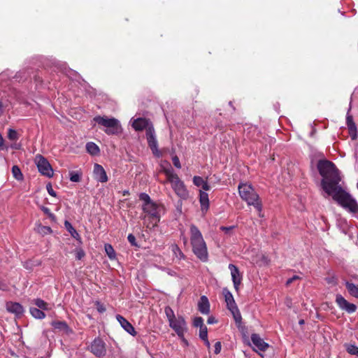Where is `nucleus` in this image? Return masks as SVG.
Listing matches in <instances>:
<instances>
[{"mask_svg": "<svg viewBox=\"0 0 358 358\" xmlns=\"http://www.w3.org/2000/svg\"><path fill=\"white\" fill-rule=\"evenodd\" d=\"M8 138L11 141H16L18 138L17 131L13 129H9L8 132Z\"/></svg>", "mask_w": 358, "mask_h": 358, "instance_id": "obj_34", "label": "nucleus"}, {"mask_svg": "<svg viewBox=\"0 0 358 358\" xmlns=\"http://www.w3.org/2000/svg\"><path fill=\"white\" fill-rule=\"evenodd\" d=\"M172 161H173V165L178 168V169H180L181 168V164H180V160H179V158L177 157V156H174L173 158H172Z\"/></svg>", "mask_w": 358, "mask_h": 358, "instance_id": "obj_43", "label": "nucleus"}, {"mask_svg": "<svg viewBox=\"0 0 358 358\" xmlns=\"http://www.w3.org/2000/svg\"><path fill=\"white\" fill-rule=\"evenodd\" d=\"M190 242L194 254L202 262L208 260V250L206 243L200 230L192 224L189 229Z\"/></svg>", "mask_w": 358, "mask_h": 358, "instance_id": "obj_3", "label": "nucleus"}, {"mask_svg": "<svg viewBox=\"0 0 358 358\" xmlns=\"http://www.w3.org/2000/svg\"><path fill=\"white\" fill-rule=\"evenodd\" d=\"M350 135L352 138V139L355 140L357 138V127L355 123H350L349 124H347Z\"/></svg>", "mask_w": 358, "mask_h": 358, "instance_id": "obj_32", "label": "nucleus"}, {"mask_svg": "<svg viewBox=\"0 0 358 358\" xmlns=\"http://www.w3.org/2000/svg\"><path fill=\"white\" fill-rule=\"evenodd\" d=\"M93 120L98 124L105 127L104 131L108 135H117L121 134L122 128L118 120L114 117H108L106 116H96Z\"/></svg>", "mask_w": 358, "mask_h": 358, "instance_id": "obj_6", "label": "nucleus"}, {"mask_svg": "<svg viewBox=\"0 0 358 358\" xmlns=\"http://www.w3.org/2000/svg\"><path fill=\"white\" fill-rule=\"evenodd\" d=\"M12 173L17 180L21 181L23 180V174L17 166H13L12 167Z\"/></svg>", "mask_w": 358, "mask_h": 358, "instance_id": "obj_27", "label": "nucleus"}, {"mask_svg": "<svg viewBox=\"0 0 358 358\" xmlns=\"http://www.w3.org/2000/svg\"><path fill=\"white\" fill-rule=\"evenodd\" d=\"M42 232L45 234H50L52 232V229L50 227H43L41 228Z\"/></svg>", "mask_w": 358, "mask_h": 358, "instance_id": "obj_47", "label": "nucleus"}, {"mask_svg": "<svg viewBox=\"0 0 358 358\" xmlns=\"http://www.w3.org/2000/svg\"><path fill=\"white\" fill-rule=\"evenodd\" d=\"M201 187L205 191H208L210 189V185L208 184L206 180L204 181V182L202 185Z\"/></svg>", "mask_w": 358, "mask_h": 358, "instance_id": "obj_48", "label": "nucleus"}, {"mask_svg": "<svg viewBox=\"0 0 358 358\" xmlns=\"http://www.w3.org/2000/svg\"><path fill=\"white\" fill-rule=\"evenodd\" d=\"M169 326L176 331L180 338H183V334L187 330L186 322L183 317H177L169 322Z\"/></svg>", "mask_w": 358, "mask_h": 358, "instance_id": "obj_10", "label": "nucleus"}, {"mask_svg": "<svg viewBox=\"0 0 358 358\" xmlns=\"http://www.w3.org/2000/svg\"><path fill=\"white\" fill-rule=\"evenodd\" d=\"M127 239H128V241L132 245H136V238L135 236L130 234L128 235V237H127Z\"/></svg>", "mask_w": 358, "mask_h": 358, "instance_id": "obj_45", "label": "nucleus"}, {"mask_svg": "<svg viewBox=\"0 0 358 358\" xmlns=\"http://www.w3.org/2000/svg\"><path fill=\"white\" fill-rule=\"evenodd\" d=\"M202 340L204 341V343L206 345V347L208 348H210V343L209 341L208 340V338H206L205 339H202Z\"/></svg>", "mask_w": 358, "mask_h": 358, "instance_id": "obj_51", "label": "nucleus"}, {"mask_svg": "<svg viewBox=\"0 0 358 358\" xmlns=\"http://www.w3.org/2000/svg\"><path fill=\"white\" fill-rule=\"evenodd\" d=\"M44 212H45V213H48L49 212V209H48V208H45L44 209Z\"/></svg>", "mask_w": 358, "mask_h": 358, "instance_id": "obj_55", "label": "nucleus"}, {"mask_svg": "<svg viewBox=\"0 0 358 358\" xmlns=\"http://www.w3.org/2000/svg\"><path fill=\"white\" fill-rule=\"evenodd\" d=\"M52 325L54 327V328L55 329H66L68 327H67V324L66 322H53L52 323Z\"/></svg>", "mask_w": 358, "mask_h": 358, "instance_id": "obj_33", "label": "nucleus"}, {"mask_svg": "<svg viewBox=\"0 0 358 358\" xmlns=\"http://www.w3.org/2000/svg\"><path fill=\"white\" fill-rule=\"evenodd\" d=\"M194 327H199V328L205 327L203 325V320L202 319V317H195L194 320Z\"/></svg>", "mask_w": 358, "mask_h": 358, "instance_id": "obj_37", "label": "nucleus"}, {"mask_svg": "<svg viewBox=\"0 0 358 358\" xmlns=\"http://www.w3.org/2000/svg\"><path fill=\"white\" fill-rule=\"evenodd\" d=\"M95 305H96V310L99 313H103L106 311V309L105 306L103 303H101V302L96 301Z\"/></svg>", "mask_w": 358, "mask_h": 358, "instance_id": "obj_40", "label": "nucleus"}, {"mask_svg": "<svg viewBox=\"0 0 358 358\" xmlns=\"http://www.w3.org/2000/svg\"><path fill=\"white\" fill-rule=\"evenodd\" d=\"M289 303H290V301H287V306H289V307H290V304H289Z\"/></svg>", "mask_w": 358, "mask_h": 358, "instance_id": "obj_56", "label": "nucleus"}, {"mask_svg": "<svg viewBox=\"0 0 358 358\" xmlns=\"http://www.w3.org/2000/svg\"><path fill=\"white\" fill-rule=\"evenodd\" d=\"M235 228V226H230V227H220V230L224 231V234L230 236L231 234L232 230Z\"/></svg>", "mask_w": 358, "mask_h": 358, "instance_id": "obj_39", "label": "nucleus"}, {"mask_svg": "<svg viewBox=\"0 0 358 358\" xmlns=\"http://www.w3.org/2000/svg\"><path fill=\"white\" fill-rule=\"evenodd\" d=\"M85 256V252L81 249H78L76 250V258L77 259H81Z\"/></svg>", "mask_w": 358, "mask_h": 358, "instance_id": "obj_42", "label": "nucleus"}, {"mask_svg": "<svg viewBox=\"0 0 358 358\" xmlns=\"http://www.w3.org/2000/svg\"><path fill=\"white\" fill-rule=\"evenodd\" d=\"M199 310L202 314H208L210 312V303L206 296H202L198 303Z\"/></svg>", "mask_w": 358, "mask_h": 358, "instance_id": "obj_19", "label": "nucleus"}, {"mask_svg": "<svg viewBox=\"0 0 358 358\" xmlns=\"http://www.w3.org/2000/svg\"><path fill=\"white\" fill-rule=\"evenodd\" d=\"M199 337L201 338V339H205L208 338V329L206 326L200 328Z\"/></svg>", "mask_w": 358, "mask_h": 358, "instance_id": "obj_38", "label": "nucleus"}, {"mask_svg": "<svg viewBox=\"0 0 358 358\" xmlns=\"http://www.w3.org/2000/svg\"><path fill=\"white\" fill-rule=\"evenodd\" d=\"M317 169L323 178L321 180V185L325 193L328 196H332L333 199L343 208L356 215V217L358 218V203L339 185L341 178L334 164L327 160H320L317 164Z\"/></svg>", "mask_w": 358, "mask_h": 358, "instance_id": "obj_1", "label": "nucleus"}, {"mask_svg": "<svg viewBox=\"0 0 358 358\" xmlns=\"http://www.w3.org/2000/svg\"><path fill=\"white\" fill-rule=\"evenodd\" d=\"M90 352L97 357H101L106 354V343L100 338H96L90 346Z\"/></svg>", "mask_w": 358, "mask_h": 358, "instance_id": "obj_8", "label": "nucleus"}, {"mask_svg": "<svg viewBox=\"0 0 358 358\" xmlns=\"http://www.w3.org/2000/svg\"><path fill=\"white\" fill-rule=\"evenodd\" d=\"M171 251L173 252V253L176 257H177L180 259L185 258L184 254L182 252V251L180 250V249L179 248V247L177 245L173 244V245H171Z\"/></svg>", "mask_w": 358, "mask_h": 358, "instance_id": "obj_28", "label": "nucleus"}, {"mask_svg": "<svg viewBox=\"0 0 358 358\" xmlns=\"http://www.w3.org/2000/svg\"><path fill=\"white\" fill-rule=\"evenodd\" d=\"M233 315L234 319L236 323H241L242 317L238 307L229 310Z\"/></svg>", "mask_w": 358, "mask_h": 358, "instance_id": "obj_29", "label": "nucleus"}, {"mask_svg": "<svg viewBox=\"0 0 358 358\" xmlns=\"http://www.w3.org/2000/svg\"><path fill=\"white\" fill-rule=\"evenodd\" d=\"M105 251L110 259H114L115 258V252L111 245L106 244Z\"/></svg>", "mask_w": 358, "mask_h": 358, "instance_id": "obj_30", "label": "nucleus"}, {"mask_svg": "<svg viewBox=\"0 0 358 358\" xmlns=\"http://www.w3.org/2000/svg\"><path fill=\"white\" fill-rule=\"evenodd\" d=\"M238 192L241 199L247 202L249 206H253L259 212V216L262 217V205L259 200V195L253 189L251 185L241 183L238 185Z\"/></svg>", "mask_w": 358, "mask_h": 358, "instance_id": "obj_5", "label": "nucleus"}, {"mask_svg": "<svg viewBox=\"0 0 358 358\" xmlns=\"http://www.w3.org/2000/svg\"><path fill=\"white\" fill-rule=\"evenodd\" d=\"M64 226L72 237H73L76 240H78L80 238L79 234L77 232V231L73 228L72 224L69 221H65Z\"/></svg>", "mask_w": 358, "mask_h": 358, "instance_id": "obj_21", "label": "nucleus"}, {"mask_svg": "<svg viewBox=\"0 0 358 358\" xmlns=\"http://www.w3.org/2000/svg\"><path fill=\"white\" fill-rule=\"evenodd\" d=\"M6 309L8 312L15 314L17 316L21 315L24 312V308L19 303L8 302L6 303Z\"/></svg>", "mask_w": 358, "mask_h": 358, "instance_id": "obj_17", "label": "nucleus"}, {"mask_svg": "<svg viewBox=\"0 0 358 358\" xmlns=\"http://www.w3.org/2000/svg\"><path fill=\"white\" fill-rule=\"evenodd\" d=\"M345 285L350 295H352L354 297L358 298V285H356L355 284L349 282H347L345 283Z\"/></svg>", "mask_w": 358, "mask_h": 358, "instance_id": "obj_22", "label": "nucleus"}, {"mask_svg": "<svg viewBox=\"0 0 358 358\" xmlns=\"http://www.w3.org/2000/svg\"><path fill=\"white\" fill-rule=\"evenodd\" d=\"M34 303L36 305V306L40 309V310H49L50 309L49 304L46 303L45 301L41 299H36L34 301Z\"/></svg>", "mask_w": 358, "mask_h": 358, "instance_id": "obj_25", "label": "nucleus"}, {"mask_svg": "<svg viewBox=\"0 0 358 358\" xmlns=\"http://www.w3.org/2000/svg\"><path fill=\"white\" fill-rule=\"evenodd\" d=\"M86 149L87 152L92 155H96L99 152L98 145L93 142L87 143L86 145Z\"/></svg>", "mask_w": 358, "mask_h": 358, "instance_id": "obj_24", "label": "nucleus"}, {"mask_svg": "<svg viewBox=\"0 0 358 358\" xmlns=\"http://www.w3.org/2000/svg\"><path fill=\"white\" fill-rule=\"evenodd\" d=\"M46 189L50 195L55 197L57 196L56 192L53 190L52 187L50 183L46 185Z\"/></svg>", "mask_w": 358, "mask_h": 358, "instance_id": "obj_41", "label": "nucleus"}, {"mask_svg": "<svg viewBox=\"0 0 358 358\" xmlns=\"http://www.w3.org/2000/svg\"><path fill=\"white\" fill-rule=\"evenodd\" d=\"M251 341L252 345L255 347V350H260L262 352L266 351L268 348V344L259 336V335L257 334H252L251 335Z\"/></svg>", "mask_w": 358, "mask_h": 358, "instance_id": "obj_14", "label": "nucleus"}, {"mask_svg": "<svg viewBox=\"0 0 358 358\" xmlns=\"http://www.w3.org/2000/svg\"><path fill=\"white\" fill-rule=\"evenodd\" d=\"M357 189H358V182H357Z\"/></svg>", "mask_w": 358, "mask_h": 358, "instance_id": "obj_57", "label": "nucleus"}, {"mask_svg": "<svg viewBox=\"0 0 358 358\" xmlns=\"http://www.w3.org/2000/svg\"><path fill=\"white\" fill-rule=\"evenodd\" d=\"M29 312L36 319H43L45 317V314L41 310L36 307H31L29 308Z\"/></svg>", "mask_w": 358, "mask_h": 358, "instance_id": "obj_23", "label": "nucleus"}, {"mask_svg": "<svg viewBox=\"0 0 358 358\" xmlns=\"http://www.w3.org/2000/svg\"><path fill=\"white\" fill-rule=\"evenodd\" d=\"M34 162L41 175L48 178H52L53 176V169L48 159L43 156L41 155H37L35 157Z\"/></svg>", "mask_w": 358, "mask_h": 358, "instance_id": "obj_7", "label": "nucleus"}, {"mask_svg": "<svg viewBox=\"0 0 358 358\" xmlns=\"http://www.w3.org/2000/svg\"><path fill=\"white\" fill-rule=\"evenodd\" d=\"M347 351L351 355H355L358 357V347L350 345L347 347Z\"/></svg>", "mask_w": 358, "mask_h": 358, "instance_id": "obj_35", "label": "nucleus"}, {"mask_svg": "<svg viewBox=\"0 0 358 358\" xmlns=\"http://www.w3.org/2000/svg\"><path fill=\"white\" fill-rule=\"evenodd\" d=\"M221 349H222V345H221V343L220 341H217L215 343V354L217 355L221 351Z\"/></svg>", "mask_w": 358, "mask_h": 358, "instance_id": "obj_44", "label": "nucleus"}, {"mask_svg": "<svg viewBox=\"0 0 358 358\" xmlns=\"http://www.w3.org/2000/svg\"><path fill=\"white\" fill-rule=\"evenodd\" d=\"M163 173L166 178V182L170 183L171 187L175 194L180 200H187L189 198V193L184 182L174 172L172 167L163 169Z\"/></svg>", "mask_w": 358, "mask_h": 358, "instance_id": "obj_4", "label": "nucleus"}, {"mask_svg": "<svg viewBox=\"0 0 358 358\" xmlns=\"http://www.w3.org/2000/svg\"><path fill=\"white\" fill-rule=\"evenodd\" d=\"M182 339V341H183V343H185V344H187V340L183 337V338H180Z\"/></svg>", "mask_w": 358, "mask_h": 358, "instance_id": "obj_53", "label": "nucleus"}, {"mask_svg": "<svg viewBox=\"0 0 358 358\" xmlns=\"http://www.w3.org/2000/svg\"><path fill=\"white\" fill-rule=\"evenodd\" d=\"M132 127L136 131H142L143 129L147 131V128L152 127V125L145 118H137L133 121Z\"/></svg>", "mask_w": 358, "mask_h": 358, "instance_id": "obj_16", "label": "nucleus"}, {"mask_svg": "<svg viewBox=\"0 0 358 358\" xmlns=\"http://www.w3.org/2000/svg\"><path fill=\"white\" fill-rule=\"evenodd\" d=\"M93 176L94 179L99 182L104 183L108 180L106 172L103 167L99 164H95L94 165Z\"/></svg>", "mask_w": 358, "mask_h": 358, "instance_id": "obj_11", "label": "nucleus"}, {"mask_svg": "<svg viewBox=\"0 0 358 358\" xmlns=\"http://www.w3.org/2000/svg\"><path fill=\"white\" fill-rule=\"evenodd\" d=\"M299 279L298 275H294L292 278H289L286 282V285L288 286L292 284L294 280Z\"/></svg>", "mask_w": 358, "mask_h": 358, "instance_id": "obj_46", "label": "nucleus"}, {"mask_svg": "<svg viewBox=\"0 0 358 358\" xmlns=\"http://www.w3.org/2000/svg\"><path fill=\"white\" fill-rule=\"evenodd\" d=\"M229 268L231 271V279L234 283V289L236 292H238L239 289V286L241 283L242 276L239 272L238 268L235 265L230 264L229 265Z\"/></svg>", "mask_w": 358, "mask_h": 358, "instance_id": "obj_13", "label": "nucleus"}, {"mask_svg": "<svg viewBox=\"0 0 358 358\" xmlns=\"http://www.w3.org/2000/svg\"><path fill=\"white\" fill-rule=\"evenodd\" d=\"M116 319L121 325V327L130 335L135 336L136 334V331H135L132 324L123 316L120 315H116Z\"/></svg>", "mask_w": 358, "mask_h": 358, "instance_id": "obj_15", "label": "nucleus"}, {"mask_svg": "<svg viewBox=\"0 0 358 358\" xmlns=\"http://www.w3.org/2000/svg\"><path fill=\"white\" fill-rule=\"evenodd\" d=\"M146 138L148 145L152 150L153 155L157 157H159L161 153L158 150V143L156 139L155 132L153 127L147 128Z\"/></svg>", "mask_w": 358, "mask_h": 358, "instance_id": "obj_9", "label": "nucleus"}, {"mask_svg": "<svg viewBox=\"0 0 358 358\" xmlns=\"http://www.w3.org/2000/svg\"><path fill=\"white\" fill-rule=\"evenodd\" d=\"M199 202L202 212H206L209 208V199L208 193L200 190Z\"/></svg>", "mask_w": 358, "mask_h": 358, "instance_id": "obj_20", "label": "nucleus"}, {"mask_svg": "<svg viewBox=\"0 0 358 358\" xmlns=\"http://www.w3.org/2000/svg\"><path fill=\"white\" fill-rule=\"evenodd\" d=\"M82 173L80 171H69V179L71 182H78L80 181Z\"/></svg>", "mask_w": 358, "mask_h": 358, "instance_id": "obj_26", "label": "nucleus"}, {"mask_svg": "<svg viewBox=\"0 0 358 358\" xmlns=\"http://www.w3.org/2000/svg\"><path fill=\"white\" fill-rule=\"evenodd\" d=\"M164 312H165V314L166 315L169 322H171V321H173V320H174L175 318L177 317H176L172 308H170L169 306H166L165 308Z\"/></svg>", "mask_w": 358, "mask_h": 358, "instance_id": "obj_31", "label": "nucleus"}, {"mask_svg": "<svg viewBox=\"0 0 358 358\" xmlns=\"http://www.w3.org/2000/svg\"><path fill=\"white\" fill-rule=\"evenodd\" d=\"M222 294L224 296L225 302L229 310L234 308V307H237L234 296L228 289L224 288L222 289Z\"/></svg>", "mask_w": 358, "mask_h": 358, "instance_id": "obj_18", "label": "nucleus"}, {"mask_svg": "<svg viewBox=\"0 0 358 358\" xmlns=\"http://www.w3.org/2000/svg\"><path fill=\"white\" fill-rule=\"evenodd\" d=\"M139 199L142 201V210L145 213L143 217L145 222L147 220V227H155L160 221L162 215L164 213V206L152 201L150 196L146 193H141Z\"/></svg>", "mask_w": 358, "mask_h": 358, "instance_id": "obj_2", "label": "nucleus"}, {"mask_svg": "<svg viewBox=\"0 0 358 358\" xmlns=\"http://www.w3.org/2000/svg\"><path fill=\"white\" fill-rule=\"evenodd\" d=\"M346 122H347V124H349L350 123H355L353 122L352 117L351 115H350L349 113H348V115H347Z\"/></svg>", "mask_w": 358, "mask_h": 358, "instance_id": "obj_49", "label": "nucleus"}, {"mask_svg": "<svg viewBox=\"0 0 358 358\" xmlns=\"http://www.w3.org/2000/svg\"><path fill=\"white\" fill-rule=\"evenodd\" d=\"M3 103L0 101V116L3 114Z\"/></svg>", "mask_w": 358, "mask_h": 358, "instance_id": "obj_52", "label": "nucleus"}, {"mask_svg": "<svg viewBox=\"0 0 358 358\" xmlns=\"http://www.w3.org/2000/svg\"><path fill=\"white\" fill-rule=\"evenodd\" d=\"M299 324H304V320H299Z\"/></svg>", "mask_w": 358, "mask_h": 358, "instance_id": "obj_54", "label": "nucleus"}, {"mask_svg": "<svg viewBox=\"0 0 358 358\" xmlns=\"http://www.w3.org/2000/svg\"><path fill=\"white\" fill-rule=\"evenodd\" d=\"M204 181L205 180L200 176H194L193 178V183L197 187H201Z\"/></svg>", "mask_w": 358, "mask_h": 358, "instance_id": "obj_36", "label": "nucleus"}, {"mask_svg": "<svg viewBox=\"0 0 358 358\" xmlns=\"http://www.w3.org/2000/svg\"><path fill=\"white\" fill-rule=\"evenodd\" d=\"M336 301L342 310H345L348 313H355L357 310V306L351 303H349L344 297L341 295H337Z\"/></svg>", "mask_w": 358, "mask_h": 358, "instance_id": "obj_12", "label": "nucleus"}, {"mask_svg": "<svg viewBox=\"0 0 358 358\" xmlns=\"http://www.w3.org/2000/svg\"><path fill=\"white\" fill-rule=\"evenodd\" d=\"M207 322L210 324L217 322L216 320L213 317H209Z\"/></svg>", "mask_w": 358, "mask_h": 358, "instance_id": "obj_50", "label": "nucleus"}]
</instances>
